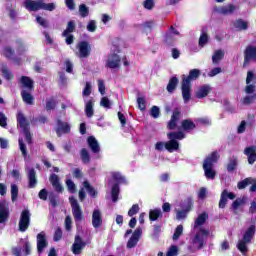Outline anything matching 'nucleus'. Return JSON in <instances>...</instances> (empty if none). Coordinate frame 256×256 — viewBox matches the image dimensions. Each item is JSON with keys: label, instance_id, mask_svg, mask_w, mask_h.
<instances>
[{"label": "nucleus", "instance_id": "obj_27", "mask_svg": "<svg viewBox=\"0 0 256 256\" xmlns=\"http://www.w3.org/2000/svg\"><path fill=\"white\" fill-rule=\"evenodd\" d=\"M244 155H247L248 157V163L250 165H253L254 162L256 161V151L255 149L248 147L244 150Z\"/></svg>", "mask_w": 256, "mask_h": 256}, {"label": "nucleus", "instance_id": "obj_37", "mask_svg": "<svg viewBox=\"0 0 256 256\" xmlns=\"http://www.w3.org/2000/svg\"><path fill=\"white\" fill-rule=\"evenodd\" d=\"M21 95L24 103L27 105H33V96L29 92L24 90L22 91Z\"/></svg>", "mask_w": 256, "mask_h": 256}, {"label": "nucleus", "instance_id": "obj_22", "mask_svg": "<svg viewBox=\"0 0 256 256\" xmlns=\"http://www.w3.org/2000/svg\"><path fill=\"white\" fill-rule=\"evenodd\" d=\"M71 131V124L67 122H62L61 120H58L57 122V130L56 133L58 136L61 135V133H69Z\"/></svg>", "mask_w": 256, "mask_h": 256}, {"label": "nucleus", "instance_id": "obj_29", "mask_svg": "<svg viewBox=\"0 0 256 256\" xmlns=\"http://www.w3.org/2000/svg\"><path fill=\"white\" fill-rule=\"evenodd\" d=\"M223 57H225V52L223 50H216L212 56L213 65H219Z\"/></svg>", "mask_w": 256, "mask_h": 256}, {"label": "nucleus", "instance_id": "obj_35", "mask_svg": "<svg viewBox=\"0 0 256 256\" xmlns=\"http://www.w3.org/2000/svg\"><path fill=\"white\" fill-rule=\"evenodd\" d=\"M182 129L183 131H193V129H195V123L191 120H183Z\"/></svg>", "mask_w": 256, "mask_h": 256}, {"label": "nucleus", "instance_id": "obj_14", "mask_svg": "<svg viewBox=\"0 0 256 256\" xmlns=\"http://www.w3.org/2000/svg\"><path fill=\"white\" fill-rule=\"evenodd\" d=\"M24 7L27 11H39L43 7V0H25Z\"/></svg>", "mask_w": 256, "mask_h": 256}, {"label": "nucleus", "instance_id": "obj_33", "mask_svg": "<svg viewBox=\"0 0 256 256\" xmlns=\"http://www.w3.org/2000/svg\"><path fill=\"white\" fill-rule=\"evenodd\" d=\"M251 59H256V46H250L245 51V61H249Z\"/></svg>", "mask_w": 256, "mask_h": 256}, {"label": "nucleus", "instance_id": "obj_50", "mask_svg": "<svg viewBox=\"0 0 256 256\" xmlns=\"http://www.w3.org/2000/svg\"><path fill=\"white\" fill-rule=\"evenodd\" d=\"M143 7L147 11H151L155 7V0H144Z\"/></svg>", "mask_w": 256, "mask_h": 256}, {"label": "nucleus", "instance_id": "obj_13", "mask_svg": "<svg viewBox=\"0 0 256 256\" xmlns=\"http://www.w3.org/2000/svg\"><path fill=\"white\" fill-rule=\"evenodd\" d=\"M103 225V212L100 209L95 208L92 212V227L99 229Z\"/></svg>", "mask_w": 256, "mask_h": 256}, {"label": "nucleus", "instance_id": "obj_52", "mask_svg": "<svg viewBox=\"0 0 256 256\" xmlns=\"http://www.w3.org/2000/svg\"><path fill=\"white\" fill-rule=\"evenodd\" d=\"M137 104H138L140 111H145V109L147 107V102L145 101V98L138 97Z\"/></svg>", "mask_w": 256, "mask_h": 256}, {"label": "nucleus", "instance_id": "obj_64", "mask_svg": "<svg viewBox=\"0 0 256 256\" xmlns=\"http://www.w3.org/2000/svg\"><path fill=\"white\" fill-rule=\"evenodd\" d=\"M139 211V204H134L130 210L128 211L129 217H133V215H137V212Z\"/></svg>", "mask_w": 256, "mask_h": 256}, {"label": "nucleus", "instance_id": "obj_40", "mask_svg": "<svg viewBox=\"0 0 256 256\" xmlns=\"http://www.w3.org/2000/svg\"><path fill=\"white\" fill-rule=\"evenodd\" d=\"M80 157L83 163H89V161H91V156L89 155V151H87V149L85 148H83L80 151Z\"/></svg>", "mask_w": 256, "mask_h": 256}, {"label": "nucleus", "instance_id": "obj_57", "mask_svg": "<svg viewBox=\"0 0 256 256\" xmlns=\"http://www.w3.org/2000/svg\"><path fill=\"white\" fill-rule=\"evenodd\" d=\"M140 27L144 32H146L148 29H153V27H155V22L154 21L145 22Z\"/></svg>", "mask_w": 256, "mask_h": 256}, {"label": "nucleus", "instance_id": "obj_30", "mask_svg": "<svg viewBox=\"0 0 256 256\" xmlns=\"http://www.w3.org/2000/svg\"><path fill=\"white\" fill-rule=\"evenodd\" d=\"M28 180H29V187L33 189V187L37 185V178L35 177V169L33 168L28 169Z\"/></svg>", "mask_w": 256, "mask_h": 256}, {"label": "nucleus", "instance_id": "obj_41", "mask_svg": "<svg viewBox=\"0 0 256 256\" xmlns=\"http://www.w3.org/2000/svg\"><path fill=\"white\" fill-rule=\"evenodd\" d=\"M111 105H113V102L107 98V96H104L100 100V106L104 107V109H111Z\"/></svg>", "mask_w": 256, "mask_h": 256}, {"label": "nucleus", "instance_id": "obj_23", "mask_svg": "<svg viewBox=\"0 0 256 256\" xmlns=\"http://www.w3.org/2000/svg\"><path fill=\"white\" fill-rule=\"evenodd\" d=\"M235 5L228 4L226 6H221L215 9L217 13H220V15H231L235 12Z\"/></svg>", "mask_w": 256, "mask_h": 256}, {"label": "nucleus", "instance_id": "obj_5", "mask_svg": "<svg viewBox=\"0 0 256 256\" xmlns=\"http://www.w3.org/2000/svg\"><path fill=\"white\" fill-rule=\"evenodd\" d=\"M255 235V226H250L244 233L243 239L238 242V249L241 253H247V243H251V239H253Z\"/></svg>", "mask_w": 256, "mask_h": 256}, {"label": "nucleus", "instance_id": "obj_45", "mask_svg": "<svg viewBox=\"0 0 256 256\" xmlns=\"http://www.w3.org/2000/svg\"><path fill=\"white\" fill-rule=\"evenodd\" d=\"M86 29L90 33H95V31H97V22L95 20H90L86 26Z\"/></svg>", "mask_w": 256, "mask_h": 256}, {"label": "nucleus", "instance_id": "obj_17", "mask_svg": "<svg viewBox=\"0 0 256 256\" xmlns=\"http://www.w3.org/2000/svg\"><path fill=\"white\" fill-rule=\"evenodd\" d=\"M9 219V204L5 200L0 201V223H5Z\"/></svg>", "mask_w": 256, "mask_h": 256}, {"label": "nucleus", "instance_id": "obj_38", "mask_svg": "<svg viewBox=\"0 0 256 256\" xmlns=\"http://www.w3.org/2000/svg\"><path fill=\"white\" fill-rule=\"evenodd\" d=\"M1 71L4 79L7 81H11V79H13V72H11L7 66H2Z\"/></svg>", "mask_w": 256, "mask_h": 256}, {"label": "nucleus", "instance_id": "obj_60", "mask_svg": "<svg viewBox=\"0 0 256 256\" xmlns=\"http://www.w3.org/2000/svg\"><path fill=\"white\" fill-rule=\"evenodd\" d=\"M164 149H167V142H161V141L156 142L155 144L156 151H164Z\"/></svg>", "mask_w": 256, "mask_h": 256}, {"label": "nucleus", "instance_id": "obj_21", "mask_svg": "<svg viewBox=\"0 0 256 256\" xmlns=\"http://www.w3.org/2000/svg\"><path fill=\"white\" fill-rule=\"evenodd\" d=\"M209 93H211V86L202 85L196 90V97L197 99H205V97H207Z\"/></svg>", "mask_w": 256, "mask_h": 256}, {"label": "nucleus", "instance_id": "obj_2", "mask_svg": "<svg viewBox=\"0 0 256 256\" xmlns=\"http://www.w3.org/2000/svg\"><path fill=\"white\" fill-rule=\"evenodd\" d=\"M201 75V70L199 69H192L189 72L188 76L183 75L182 76V97L184 100V103H189L191 100V89L193 85L191 84V81H195L199 76Z\"/></svg>", "mask_w": 256, "mask_h": 256}, {"label": "nucleus", "instance_id": "obj_61", "mask_svg": "<svg viewBox=\"0 0 256 256\" xmlns=\"http://www.w3.org/2000/svg\"><path fill=\"white\" fill-rule=\"evenodd\" d=\"M73 227V220L71 219V216H67L65 218V229L66 231H71Z\"/></svg>", "mask_w": 256, "mask_h": 256}, {"label": "nucleus", "instance_id": "obj_8", "mask_svg": "<svg viewBox=\"0 0 256 256\" xmlns=\"http://www.w3.org/2000/svg\"><path fill=\"white\" fill-rule=\"evenodd\" d=\"M255 89H256V73L253 71H248L247 77H246V87H245L246 95H253V93H255Z\"/></svg>", "mask_w": 256, "mask_h": 256}, {"label": "nucleus", "instance_id": "obj_56", "mask_svg": "<svg viewBox=\"0 0 256 256\" xmlns=\"http://www.w3.org/2000/svg\"><path fill=\"white\" fill-rule=\"evenodd\" d=\"M209 36L205 33H202V35L199 38V45L200 47H205V44L208 43Z\"/></svg>", "mask_w": 256, "mask_h": 256}, {"label": "nucleus", "instance_id": "obj_25", "mask_svg": "<svg viewBox=\"0 0 256 256\" xmlns=\"http://www.w3.org/2000/svg\"><path fill=\"white\" fill-rule=\"evenodd\" d=\"M95 105V100L90 99L88 101H85V114L88 118L93 117L95 110L93 109Z\"/></svg>", "mask_w": 256, "mask_h": 256}, {"label": "nucleus", "instance_id": "obj_12", "mask_svg": "<svg viewBox=\"0 0 256 256\" xmlns=\"http://www.w3.org/2000/svg\"><path fill=\"white\" fill-rule=\"evenodd\" d=\"M108 69H119L121 67V57L117 54H110L106 60Z\"/></svg>", "mask_w": 256, "mask_h": 256}, {"label": "nucleus", "instance_id": "obj_49", "mask_svg": "<svg viewBox=\"0 0 256 256\" xmlns=\"http://www.w3.org/2000/svg\"><path fill=\"white\" fill-rule=\"evenodd\" d=\"M195 122L197 123V125H211V119H209L208 117L198 118L195 120Z\"/></svg>", "mask_w": 256, "mask_h": 256}, {"label": "nucleus", "instance_id": "obj_59", "mask_svg": "<svg viewBox=\"0 0 256 256\" xmlns=\"http://www.w3.org/2000/svg\"><path fill=\"white\" fill-rule=\"evenodd\" d=\"M98 91L100 95H105V81L98 79Z\"/></svg>", "mask_w": 256, "mask_h": 256}, {"label": "nucleus", "instance_id": "obj_19", "mask_svg": "<svg viewBox=\"0 0 256 256\" xmlns=\"http://www.w3.org/2000/svg\"><path fill=\"white\" fill-rule=\"evenodd\" d=\"M85 247V242L79 236L75 237L74 243L72 245V253L74 255H81V251H83Z\"/></svg>", "mask_w": 256, "mask_h": 256}, {"label": "nucleus", "instance_id": "obj_46", "mask_svg": "<svg viewBox=\"0 0 256 256\" xmlns=\"http://www.w3.org/2000/svg\"><path fill=\"white\" fill-rule=\"evenodd\" d=\"M92 87L93 86H92L91 82H86L85 87H84L83 92H82V96L83 97H89V95H91Z\"/></svg>", "mask_w": 256, "mask_h": 256}, {"label": "nucleus", "instance_id": "obj_42", "mask_svg": "<svg viewBox=\"0 0 256 256\" xmlns=\"http://www.w3.org/2000/svg\"><path fill=\"white\" fill-rule=\"evenodd\" d=\"M183 235V225H178L175 229L172 239L177 241Z\"/></svg>", "mask_w": 256, "mask_h": 256}, {"label": "nucleus", "instance_id": "obj_9", "mask_svg": "<svg viewBox=\"0 0 256 256\" xmlns=\"http://www.w3.org/2000/svg\"><path fill=\"white\" fill-rule=\"evenodd\" d=\"M69 202L72 208V215L75 221H83V211L81 210V206L75 197L71 196L69 198Z\"/></svg>", "mask_w": 256, "mask_h": 256}, {"label": "nucleus", "instance_id": "obj_28", "mask_svg": "<svg viewBox=\"0 0 256 256\" xmlns=\"http://www.w3.org/2000/svg\"><path fill=\"white\" fill-rule=\"evenodd\" d=\"M177 85H179V79L175 76L170 78L168 85L166 87L168 93H173L175 89H177Z\"/></svg>", "mask_w": 256, "mask_h": 256}, {"label": "nucleus", "instance_id": "obj_16", "mask_svg": "<svg viewBox=\"0 0 256 256\" xmlns=\"http://www.w3.org/2000/svg\"><path fill=\"white\" fill-rule=\"evenodd\" d=\"M73 31H75V22L74 21H70L68 22L67 28L66 30H64L63 32V37L66 38V43L67 45H71L73 44Z\"/></svg>", "mask_w": 256, "mask_h": 256}, {"label": "nucleus", "instance_id": "obj_53", "mask_svg": "<svg viewBox=\"0 0 256 256\" xmlns=\"http://www.w3.org/2000/svg\"><path fill=\"white\" fill-rule=\"evenodd\" d=\"M255 99H256V92L251 96L248 95V96L244 97L242 103L244 105H251V103H253V101H255Z\"/></svg>", "mask_w": 256, "mask_h": 256}, {"label": "nucleus", "instance_id": "obj_4", "mask_svg": "<svg viewBox=\"0 0 256 256\" xmlns=\"http://www.w3.org/2000/svg\"><path fill=\"white\" fill-rule=\"evenodd\" d=\"M168 142H166V151L173 153V151H179V141L185 139V134L180 132H170L167 134ZM178 140V141H177Z\"/></svg>", "mask_w": 256, "mask_h": 256}, {"label": "nucleus", "instance_id": "obj_31", "mask_svg": "<svg viewBox=\"0 0 256 256\" xmlns=\"http://www.w3.org/2000/svg\"><path fill=\"white\" fill-rule=\"evenodd\" d=\"M160 217H163V212H161V209L156 208L149 211V219L150 221H157Z\"/></svg>", "mask_w": 256, "mask_h": 256}, {"label": "nucleus", "instance_id": "obj_44", "mask_svg": "<svg viewBox=\"0 0 256 256\" xmlns=\"http://www.w3.org/2000/svg\"><path fill=\"white\" fill-rule=\"evenodd\" d=\"M18 195H19V188L17 187V185L12 184L11 185V198H12L13 202L17 201Z\"/></svg>", "mask_w": 256, "mask_h": 256}, {"label": "nucleus", "instance_id": "obj_26", "mask_svg": "<svg viewBox=\"0 0 256 256\" xmlns=\"http://www.w3.org/2000/svg\"><path fill=\"white\" fill-rule=\"evenodd\" d=\"M50 182L52 184V187H54V189L56 191H58L59 193H61V191H63V186L59 182V176H57L56 174H51Z\"/></svg>", "mask_w": 256, "mask_h": 256}, {"label": "nucleus", "instance_id": "obj_43", "mask_svg": "<svg viewBox=\"0 0 256 256\" xmlns=\"http://www.w3.org/2000/svg\"><path fill=\"white\" fill-rule=\"evenodd\" d=\"M42 9L44 10V11H55V9H57V4H55V3H45V2H43V0H42Z\"/></svg>", "mask_w": 256, "mask_h": 256}, {"label": "nucleus", "instance_id": "obj_47", "mask_svg": "<svg viewBox=\"0 0 256 256\" xmlns=\"http://www.w3.org/2000/svg\"><path fill=\"white\" fill-rule=\"evenodd\" d=\"M112 178L114 181H117V183H125V177L119 172H112Z\"/></svg>", "mask_w": 256, "mask_h": 256}, {"label": "nucleus", "instance_id": "obj_18", "mask_svg": "<svg viewBox=\"0 0 256 256\" xmlns=\"http://www.w3.org/2000/svg\"><path fill=\"white\" fill-rule=\"evenodd\" d=\"M235 194L233 192H228L226 189L222 191L219 201V208L225 209V205H227V200L235 199Z\"/></svg>", "mask_w": 256, "mask_h": 256}, {"label": "nucleus", "instance_id": "obj_15", "mask_svg": "<svg viewBox=\"0 0 256 256\" xmlns=\"http://www.w3.org/2000/svg\"><path fill=\"white\" fill-rule=\"evenodd\" d=\"M141 235H143V229L138 227L134 233L132 234L131 238L128 240L127 247L128 249H133L139 243V239H141Z\"/></svg>", "mask_w": 256, "mask_h": 256}, {"label": "nucleus", "instance_id": "obj_24", "mask_svg": "<svg viewBox=\"0 0 256 256\" xmlns=\"http://www.w3.org/2000/svg\"><path fill=\"white\" fill-rule=\"evenodd\" d=\"M87 143L92 153H99L101 151V146H99V142L94 136L88 137Z\"/></svg>", "mask_w": 256, "mask_h": 256}, {"label": "nucleus", "instance_id": "obj_58", "mask_svg": "<svg viewBox=\"0 0 256 256\" xmlns=\"http://www.w3.org/2000/svg\"><path fill=\"white\" fill-rule=\"evenodd\" d=\"M235 167H237V158L233 157L228 163V171H235Z\"/></svg>", "mask_w": 256, "mask_h": 256}, {"label": "nucleus", "instance_id": "obj_63", "mask_svg": "<svg viewBox=\"0 0 256 256\" xmlns=\"http://www.w3.org/2000/svg\"><path fill=\"white\" fill-rule=\"evenodd\" d=\"M251 182V178H246L243 181L238 182V189H245V187H247Z\"/></svg>", "mask_w": 256, "mask_h": 256}, {"label": "nucleus", "instance_id": "obj_11", "mask_svg": "<svg viewBox=\"0 0 256 256\" xmlns=\"http://www.w3.org/2000/svg\"><path fill=\"white\" fill-rule=\"evenodd\" d=\"M31 219V214L29 213V210H23L21 213L20 221H19V230L22 232L27 231V228L29 227Z\"/></svg>", "mask_w": 256, "mask_h": 256}, {"label": "nucleus", "instance_id": "obj_34", "mask_svg": "<svg viewBox=\"0 0 256 256\" xmlns=\"http://www.w3.org/2000/svg\"><path fill=\"white\" fill-rule=\"evenodd\" d=\"M20 83L25 87L26 89H29V91H32L33 89V80L27 76H22L20 79Z\"/></svg>", "mask_w": 256, "mask_h": 256}, {"label": "nucleus", "instance_id": "obj_55", "mask_svg": "<svg viewBox=\"0 0 256 256\" xmlns=\"http://www.w3.org/2000/svg\"><path fill=\"white\" fill-rule=\"evenodd\" d=\"M79 13L81 17H87L89 15V8L82 4L79 6Z\"/></svg>", "mask_w": 256, "mask_h": 256}, {"label": "nucleus", "instance_id": "obj_1", "mask_svg": "<svg viewBox=\"0 0 256 256\" xmlns=\"http://www.w3.org/2000/svg\"><path fill=\"white\" fill-rule=\"evenodd\" d=\"M209 219V214L203 212L198 215L194 222L193 237L191 240L190 249L191 251H197L207 243L209 237V230L204 228L206 221Z\"/></svg>", "mask_w": 256, "mask_h": 256}, {"label": "nucleus", "instance_id": "obj_62", "mask_svg": "<svg viewBox=\"0 0 256 256\" xmlns=\"http://www.w3.org/2000/svg\"><path fill=\"white\" fill-rule=\"evenodd\" d=\"M178 253H179V248H177V246H171L166 256H177Z\"/></svg>", "mask_w": 256, "mask_h": 256}, {"label": "nucleus", "instance_id": "obj_20", "mask_svg": "<svg viewBox=\"0 0 256 256\" xmlns=\"http://www.w3.org/2000/svg\"><path fill=\"white\" fill-rule=\"evenodd\" d=\"M47 247V238L45 237V232H41L37 235V249L38 253H43V249Z\"/></svg>", "mask_w": 256, "mask_h": 256}, {"label": "nucleus", "instance_id": "obj_7", "mask_svg": "<svg viewBox=\"0 0 256 256\" xmlns=\"http://www.w3.org/2000/svg\"><path fill=\"white\" fill-rule=\"evenodd\" d=\"M181 207H182V210L177 208V206L175 208L176 219H178V221H181L187 217L188 211H191V208L193 207V199L187 198Z\"/></svg>", "mask_w": 256, "mask_h": 256}, {"label": "nucleus", "instance_id": "obj_36", "mask_svg": "<svg viewBox=\"0 0 256 256\" xmlns=\"http://www.w3.org/2000/svg\"><path fill=\"white\" fill-rule=\"evenodd\" d=\"M234 27L236 29H239L240 31H245V29L249 27V23L247 21L239 19L234 23Z\"/></svg>", "mask_w": 256, "mask_h": 256}, {"label": "nucleus", "instance_id": "obj_39", "mask_svg": "<svg viewBox=\"0 0 256 256\" xmlns=\"http://www.w3.org/2000/svg\"><path fill=\"white\" fill-rule=\"evenodd\" d=\"M113 203H117L119 199V184H114L111 191Z\"/></svg>", "mask_w": 256, "mask_h": 256}, {"label": "nucleus", "instance_id": "obj_32", "mask_svg": "<svg viewBox=\"0 0 256 256\" xmlns=\"http://www.w3.org/2000/svg\"><path fill=\"white\" fill-rule=\"evenodd\" d=\"M179 111H174L171 120L168 123V129H175L177 127V121H179Z\"/></svg>", "mask_w": 256, "mask_h": 256}, {"label": "nucleus", "instance_id": "obj_51", "mask_svg": "<svg viewBox=\"0 0 256 256\" xmlns=\"http://www.w3.org/2000/svg\"><path fill=\"white\" fill-rule=\"evenodd\" d=\"M83 187L86 189V191L91 195V197H95V189L91 187L88 181H84Z\"/></svg>", "mask_w": 256, "mask_h": 256}, {"label": "nucleus", "instance_id": "obj_54", "mask_svg": "<svg viewBox=\"0 0 256 256\" xmlns=\"http://www.w3.org/2000/svg\"><path fill=\"white\" fill-rule=\"evenodd\" d=\"M14 51L11 49V47H5L3 50L4 57H7V59H13Z\"/></svg>", "mask_w": 256, "mask_h": 256}, {"label": "nucleus", "instance_id": "obj_48", "mask_svg": "<svg viewBox=\"0 0 256 256\" xmlns=\"http://www.w3.org/2000/svg\"><path fill=\"white\" fill-rule=\"evenodd\" d=\"M66 186L70 193H75V191H77L75 183L73 182V180H71L69 178H67V180H66Z\"/></svg>", "mask_w": 256, "mask_h": 256}, {"label": "nucleus", "instance_id": "obj_6", "mask_svg": "<svg viewBox=\"0 0 256 256\" xmlns=\"http://www.w3.org/2000/svg\"><path fill=\"white\" fill-rule=\"evenodd\" d=\"M17 123L19 127L22 129L27 143H31V133H29V122L27 121V118H25L22 112H18L17 114Z\"/></svg>", "mask_w": 256, "mask_h": 256}, {"label": "nucleus", "instance_id": "obj_3", "mask_svg": "<svg viewBox=\"0 0 256 256\" xmlns=\"http://www.w3.org/2000/svg\"><path fill=\"white\" fill-rule=\"evenodd\" d=\"M219 160V153L213 152L210 154L203 163V169L206 179H215L217 172L213 169V165Z\"/></svg>", "mask_w": 256, "mask_h": 256}, {"label": "nucleus", "instance_id": "obj_10", "mask_svg": "<svg viewBox=\"0 0 256 256\" xmlns=\"http://www.w3.org/2000/svg\"><path fill=\"white\" fill-rule=\"evenodd\" d=\"M78 57L85 59L91 55V45L85 41L79 42L77 45Z\"/></svg>", "mask_w": 256, "mask_h": 256}]
</instances>
